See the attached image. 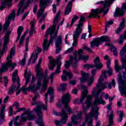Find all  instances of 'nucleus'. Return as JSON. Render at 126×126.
Wrapping results in <instances>:
<instances>
[{
  "mask_svg": "<svg viewBox=\"0 0 126 126\" xmlns=\"http://www.w3.org/2000/svg\"><path fill=\"white\" fill-rule=\"evenodd\" d=\"M120 56L121 57L125 56V58L124 57H122L121 58L122 67L119 64H116L115 65L114 67L116 72H120V71L122 70V68L125 69V71L123 72V76H122L121 73L118 75V84L119 90L120 92L121 96L124 95L126 97V43L120 52Z\"/></svg>",
  "mask_w": 126,
  "mask_h": 126,
  "instance_id": "f257e3e1",
  "label": "nucleus"
},
{
  "mask_svg": "<svg viewBox=\"0 0 126 126\" xmlns=\"http://www.w3.org/2000/svg\"><path fill=\"white\" fill-rule=\"evenodd\" d=\"M41 63H42V59H40L38 61V64L35 67V70L36 71V78H37V84L36 87L35 85H30L29 87L27 88L28 91H32V92H36L37 90L40 89V87L42 85L41 80L42 78L44 77V74H43V70L40 67L41 65Z\"/></svg>",
  "mask_w": 126,
  "mask_h": 126,
  "instance_id": "f03ea898",
  "label": "nucleus"
},
{
  "mask_svg": "<svg viewBox=\"0 0 126 126\" xmlns=\"http://www.w3.org/2000/svg\"><path fill=\"white\" fill-rule=\"evenodd\" d=\"M32 106L36 105L35 108L33 109L34 112L36 113L38 117V119L36 121V124H37L39 126H45L43 123V112H42V109H43V110H47V106L44 105V104L40 102L37 103H36V100H32Z\"/></svg>",
  "mask_w": 126,
  "mask_h": 126,
  "instance_id": "7ed1b4c3",
  "label": "nucleus"
},
{
  "mask_svg": "<svg viewBox=\"0 0 126 126\" xmlns=\"http://www.w3.org/2000/svg\"><path fill=\"white\" fill-rule=\"evenodd\" d=\"M15 55V47L11 48L10 51V55L7 57V63H3L2 64L1 67L0 68V73L5 72L8 69L9 66H11L12 69H13L15 66H16V63H13L11 62V59H12V56Z\"/></svg>",
  "mask_w": 126,
  "mask_h": 126,
  "instance_id": "20e7f679",
  "label": "nucleus"
},
{
  "mask_svg": "<svg viewBox=\"0 0 126 126\" xmlns=\"http://www.w3.org/2000/svg\"><path fill=\"white\" fill-rule=\"evenodd\" d=\"M84 21H85V18L83 16H81L79 24L76 25L77 28L73 35V47H76V45H77V42H78V38H79V35H80V34H81V32H82V27H83Z\"/></svg>",
  "mask_w": 126,
  "mask_h": 126,
  "instance_id": "39448f33",
  "label": "nucleus"
},
{
  "mask_svg": "<svg viewBox=\"0 0 126 126\" xmlns=\"http://www.w3.org/2000/svg\"><path fill=\"white\" fill-rule=\"evenodd\" d=\"M92 94L94 96V103L93 104L92 110L95 114H98V107L97 105H100V104H102L104 105L105 104V101L102 98V96L100 95L99 98V95H100V93L97 92V88H94L93 89Z\"/></svg>",
  "mask_w": 126,
  "mask_h": 126,
  "instance_id": "423d86ee",
  "label": "nucleus"
},
{
  "mask_svg": "<svg viewBox=\"0 0 126 126\" xmlns=\"http://www.w3.org/2000/svg\"><path fill=\"white\" fill-rule=\"evenodd\" d=\"M54 33V35L53 36V33ZM57 33H55V32H51L48 34V31L45 34L46 38L43 41V47L44 48V51L48 50L49 47H50V45L51 43L54 42L53 39L54 38H56V35H57ZM53 36V37H52Z\"/></svg>",
  "mask_w": 126,
  "mask_h": 126,
  "instance_id": "0eeeda50",
  "label": "nucleus"
},
{
  "mask_svg": "<svg viewBox=\"0 0 126 126\" xmlns=\"http://www.w3.org/2000/svg\"><path fill=\"white\" fill-rule=\"evenodd\" d=\"M69 102H70V96L69 94H64L62 97V103L64 105V108L62 109V111L64 110L65 113H66V111L67 110V112L70 114L72 113V110H71L70 106L68 105V103Z\"/></svg>",
  "mask_w": 126,
  "mask_h": 126,
  "instance_id": "6e6552de",
  "label": "nucleus"
},
{
  "mask_svg": "<svg viewBox=\"0 0 126 126\" xmlns=\"http://www.w3.org/2000/svg\"><path fill=\"white\" fill-rule=\"evenodd\" d=\"M110 41L111 39L109 36H102L101 37L96 38L94 39V40L91 42V46L92 48H94V46L99 47V45L101 44V43H103V42H110Z\"/></svg>",
  "mask_w": 126,
  "mask_h": 126,
  "instance_id": "1a4fd4ad",
  "label": "nucleus"
},
{
  "mask_svg": "<svg viewBox=\"0 0 126 126\" xmlns=\"http://www.w3.org/2000/svg\"><path fill=\"white\" fill-rule=\"evenodd\" d=\"M51 3V0H40L39 1L40 9L37 12V17L40 18L43 12L45 11V8L48 6V4Z\"/></svg>",
  "mask_w": 126,
  "mask_h": 126,
  "instance_id": "9d476101",
  "label": "nucleus"
},
{
  "mask_svg": "<svg viewBox=\"0 0 126 126\" xmlns=\"http://www.w3.org/2000/svg\"><path fill=\"white\" fill-rule=\"evenodd\" d=\"M60 116L62 117L60 121L58 120L55 121V125H56L57 126H62V125L66 124V121H67V117H68V116L64 111V109H63L62 111Z\"/></svg>",
  "mask_w": 126,
  "mask_h": 126,
  "instance_id": "9b49d317",
  "label": "nucleus"
},
{
  "mask_svg": "<svg viewBox=\"0 0 126 126\" xmlns=\"http://www.w3.org/2000/svg\"><path fill=\"white\" fill-rule=\"evenodd\" d=\"M35 118V115H32L28 110H27L22 114L21 119L20 120V123H22V122H26V121H27V119L29 121H32V120H34Z\"/></svg>",
  "mask_w": 126,
  "mask_h": 126,
  "instance_id": "f8f14e48",
  "label": "nucleus"
},
{
  "mask_svg": "<svg viewBox=\"0 0 126 126\" xmlns=\"http://www.w3.org/2000/svg\"><path fill=\"white\" fill-rule=\"evenodd\" d=\"M11 32H8L6 35L5 36V39L4 40V44L3 45V49L1 50H0V59L1 58V56L3 55L4 53L7 51V44L9 41V35L10 34Z\"/></svg>",
  "mask_w": 126,
  "mask_h": 126,
  "instance_id": "ddd939ff",
  "label": "nucleus"
},
{
  "mask_svg": "<svg viewBox=\"0 0 126 126\" xmlns=\"http://www.w3.org/2000/svg\"><path fill=\"white\" fill-rule=\"evenodd\" d=\"M115 0H106L105 1L104 5L103 6V8H102L99 9L101 12H103V14L102 16H104L108 13V12L109 11V9L108 7H110L111 6V4L113 3V1H114Z\"/></svg>",
  "mask_w": 126,
  "mask_h": 126,
  "instance_id": "4468645a",
  "label": "nucleus"
},
{
  "mask_svg": "<svg viewBox=\"0 0 126 126\" xmlns=\"http://www.w3.org/2000/svg\"><path fill=\"white\" fill-rule=\"evenodd\" d=\"M61 15V11H59L57 14L56 15L54 20V24L52 27L50 28L48 30L47 35L50 32H55L56 31V27H57V24L59 23V18L60 17V15Z\"/></svg>",
  "mask_w": 126,
  "mask_h": 126,
  "instance_id": "2eb2a0df",
  "label": "nucleus"
},
{
  "mask_svg": "<svg viewBox=\"0 0 126 126\" xmlns=\"http://www.w3.org/2000/svg\"><path fill=\"white\" fill-rule=\"evenodd\" d=\"M125 10H126V2L123 4L122 8H117L114 13L115 17L117 16H123L125 13Z\"/></svg>",
  "mask_w": 126,
  "mask_h": 126,
  "instance_id": "dca6fc26",
  "label": "nucleus"
},
{
  "mask_svg": "<svg viewBox=\"0 0 126 126\" xmlns=\"http://www.w3.org/2000/svg\"><path fill=\"white\" fill-rule=\"evenodd\" d=\"M15 18V11L13 10L12 13L8 16V18L6 19V22L4 25L3 30L5 31L7 28H8V26H9V22H10V19H12L14 20V18Z\"/></svg>",
  "mask_w": 126,
  "mask_h": 126,
  "instance_id": "f3484780",
  "label": "nucleus"
},
{
  "mask_svg": "<svg viewBox=\"0 0 126 126\" xmlns=\"http://www.w3.org/2000/svg\"><path fill=\"white\" fill-rule=\"evenodd\" d=\"M106 64L107 65L108 70H102V75L104 76L105 78H107V77H108V76L106 74V73H108L109 76L113 75V70H112V68L110 67V64H111V59L108 60V62L106 63Z\"/></svg>",
  "mask_w": 126,
  "mask_h": 126,
  "instance_id": "a211bd4d",
  "label": "nucleus"
},
{
  "mask_svg": "<svg viewBox=\"0 0 126 126\" xmlns=\"http://www.w3.org/2000/svg\"><path fill=\"white\" fill-rule=\"evenodd\" d=\"M98 116V113L96 114L93 111H91L89 115H88L86 116L85 122L86 123H88L89 126H92V117H97Z\"/></svg>",
  "mask_w": 126,
  "mask_h": 126,
  "instance_id": "6ab92c4d",
  "label": "nucleus"
},
{
  "mask_svg": "<svg viewBox=\"0 0 126 126\" xmlns=\"http://www.w3.org/2000/svg\"><path fill=\"white\" fill-rule=\"evenodd\" d=\"M94 64H90V68H94V67H96V69H101V67H103V65L100 62V58L99 57H96L94 60Z\"/></svg>",
  "mask_w": 126,
  "mask_h": 126,
  "instance_id": "aec40b11",
  "label": "nucleus"
},
{
  "mask_svg": "<svg viewBox=\"0 0 126 126\" xmlns=\"http://www.w3.org/2000/svg\"><path fill=\"white\" fill-rule=\"evenodd\" d=\"M91 100H92V96L91 95H88L87 97V101L85 102L86 106L83 105V113L86 115V111L90 108L89 104H91Z\"/></svg>",
  "mask_w": 126,
  "mask_h": 126,
  "instance_id": "412c9836",
  "label": "nucleus"
},
{
  "mask_svg": "<svg viewBox=\"0 0 126 126\" xmlns=\"http://www.w3.org/2000/svg\"><path fill=\"white\" fill-rule=\"evenodd\" d=\"M12 81L13 82L17 81L18 84L17 89H19L20 87V78L18 77V70H16L13 73Z\"/></svg>",
  "mask_w": 126,
  "mask_h": 126,
  "instance_id": "4be33fe9",
  "label": "nucleus"
},
{
  "mask_svg": "<svg viewBox=\"0 0 126 126\" xmlns=\"http://www.w3.org/2000/svg\"><path fill=\"white\" fill-rule=\"evenodd\" d=\"M49 94L51 95L50 102H53L54 101V89H53V88H49L47 90V93L45 94V96L46 97V103H47V100L48 99V95Z\"/></svg>",
  "mask_w": 126,
  "mask_h": 126,
  "instance_id": "5701e85b",
  "label": "nucleus"
},
{
  "mask_svg": "<svg viewBox=\"0 0 126 126\" xmlns=\"http://www.w3.org/2000/svg\"><path fill=\"white\" fill-rule=\"evenodd\" d=\"M82 117V112L79 111L78 113L77 116L76 115H73L71 118V120H72V122L74 123L75 125H78V122L76 120H79L81 119V117Z\"/></svg>",
  "mask_w": 126,
  "mask_h": 126,
  "instance_id": "b1692460",
  "label": "nucleus"
},
{
  "mask_svg": "<svg viewBox=\"0 0 126 126\" xmlns=\"http://www.w3.org/2000/svg\"><path fill=\"white\" fill-rule=\"evenodd\" d=\"M106 85H108V82H106L105 83H98L96 84V87L97 88H100V89L98 90L97 89L96 92L98 93H101V91H102V90H104L105 88H107Z\"/></svg>",
  "mask_w": 126,
  "mask_h": 126,
  "instance_id": "393cba45",
  "label": "nucleus"
},
{
  "mask_svg": "<svg viewBox=\"0 0 126 126\" xmlns=\"http://www.w3.org/2000/svg\"><path fill=\"white\" fill-rule=\"evenodd\" d=\"M78 55L79 57L78 61H80V60H82L83 61H86L89 59V56L82 55H83V50L82 49H79L78 51Z\"/></svg>",
  "mask_w": 126,
  "mask_h": 126,
  "instance_id": "a878e982",
  "label": "nucleus"
},
{
  "mask_svg": "<svg viewBox=\"0 0 126 126\" xmlns=\"http://www.w3.org/2000/svg\"><path fill=\"white\" fill-rule=\"evenodd\" d=\"M56 46V54H59L60 51L62 50V36H59L57 41L55 43Z\"/></svg>",
  "mask_w": 126,
  "mask_h": 126,
  "instance_id": "bb28decb",
  "label": "nucleus"
},
{
  "mask_svg": "<svg viewBox=\"0 0 126 126\" xmlns=\"http://www.w3.org/2000/svg\"><path fill=\"white\" fill-rule=\"evenodd\" d=\"M125 23L126 19L123 18L122 22L120 24L119 27L115 32L116 34H120V33H121L122 30H123V29H124L126 26Z\"/></svg>",
  "mask_w": 126,
  "mask_h": 126,
  "instance_id": "cd10ccee",
  "label": "nucleus"
},
{
  "mask_svg": "<svg viewBox=\"0 0 126 126\" xmlns=\"http://www.w3.org/2000/svg\"><path fill=\"white\" fill-rule=\"evenodd\" d=\"M24 0H21L18 5V7L19 8L18 9V12L17 13V16H19L20 14V12H22L23 13V11H24V8H23V5H24Z\"/></svg>",
  "mask_w": 126,
  "mask_h": 126,
  "instance_id": "c85d7f7f",
  "label": "nucleus"
},
{
  "mask_svg": "<svg viewBox=\"0 0 126 126\" xmlns=\"http://www.w3.org/2000/svg\"><path fill=\"white\" fill-rule=\"evenodd\" d=\"M31 75H32L31 72L29 71L28 72V70L27 69H26L25 73H24V77L26 80V86L27 85V84H28V83L30 81V78H31Z\"/></svg>",
  "mask_w": 126,
  "mask_h": 126,
  "instance_id": "c756f323",
  "label": "nucleus"
},
{
  "mask_svg": "<svg viewBox=\"0 0 126 126\" xmlns=\"http://www.w3.org/2000/svg\"><path fill=\"white\" fill-rule=\"evenodd\" d=\"M11 1L12 0H5L2 3V5L0 6V10H2L3 8H5V5H7L8 7L11 6Z\"/></svg>",
  "mask_w": 126,
  "mask_h": 126,
  "instance_id": "7c9ffc66",
  "label": "nucleus"
},
{
  "mask_svg": "<svg viewBox=\"0 0 126 126\" xmlns=\"http://www.w3.org/2000/svg\"><path fill=\"white\" fill-rule=\"evenodd\" d=\"M100 13H101L100 9H96L95 10L92 9L91 15L89 16V17H96V16H97V17L99 18L100 16H98V14H100Z\"/></svg>",
  "mask_w": 126,
  "mask_h": 126,
  "instance_id": "2f4dec72",
  "label": "nucleus"
},
{
  "mask_svg": "<svg viewBox=\"0 0 126 126\" xmlns=\"http://www.w3.org/2000/svg\"><path fill=\"white\" fill-rule=\"evenodd\" d=\"M43 78V82L42 85V91L44 92V91H46L47 90V84H48V79H47V76H44L43 75V77H40V78Z\"/></svg>",
  "mask_w": 126,
  "mask_h": 126,
  "instance_id": "473e14b6",
  "label": "nucleus"
},
{
  "mask_svg": "<svg viewBox=\"0 0 126 126\" xmlns=\"http://www.w3.org/2000/svg\"><path fill=\"white\" fill-rule=\"evenodd\" d=\"M81 74H82L83 78H80L81 82H84L85 81L88 79V77L90 76L89 73H86L83 71H81Z\"/></svg>",
  "mask_w": 126,
  "mask_h": 126,
  "instance_id": "72a5a7b5",
  "label": "nucleus"
},
{
  "mask_svg": "<svg viewBox=\"0 0 126 126\" xmlns=\"http://www.w3.org/2000/svg\"><path fill=\"white\" fill-rule=\"evenodd\" d=\"M50 60H49V69L50 70H53L54 68H55V66H56V64H55V63L56 61H55V59H52V57H49Z\"/></svg>",
  "mask_w": 126,
  "mask_h": 126,
  "instance_id": "f704fd0d",
  "label": "nucleus"
},
{
  "mask_svg": "<svg viewBox=\"0 0 126 126\" xmlns=\"http://www.w3.org/2000/svg\"><path fill=\"white\" fill-rule=\"evenodd\" d=\"M69 60L70 61H65V68L67 69H68L69 68V66H70V64L72 63V61H73V58L72 56H69Z\"/></svg>",
  "mask_w": 126,
  "mask_h": 126,
  "instance_id": "c9c22d12",
  "label": "nucleus"
},
{
  "mask_svg": "<svg viewBox=\"0 0 126 126\" xmlns=\"http://www.w3.org/2000/svg\"><path fill=\"white\" fill-rule=\"evenodd\" d=\"M109 121L107 126H112L114 125V112H111L110 115H109Z\"/></svg>",
  "mask_w": 126,
  "mask_h": 126,
  "instance_id": "e433bc0d",
  "label": "nucleus"
},
{
  "mask_svg": "<svg viewBox=\"0 0 126 126\" xmlns=\"http://www.w3.org/2000/svg\"><path fill=\"white\" fill-rule=\"evenodd\" d=\"M88 94V91L87 90H84L82 93V95L81 96V98L80 99V101L81 103H82L83 101L84 100V99H85L86 96H87Z\"/></svg>",
  "mask_w": 126,
  "mask_h": 126,
  "instance_id": "4c0bfd02",
  "label": "nucleus"
},
{
  "mask_svg": "<svg viewBox=\"0 0 126 126\" xmlns=\"http://www.w3.org/2000/svg\"><path fill=\"white\" fill-rule=\"evenodd\" d=\"M72 7V5H71V2H68L67 7L65 10L64 14H68L70 11H71V8Z\"/></svg>",
  "mask_w": 126,
  "mask_h": 126,
  "instance_id": "58836bf2",
  "label": "nucleus"
},
{
  "mask_svg": "<svg viewBox=\"0 0 126 126\" xmlns=\"http://www.w3.org/2000/svg\"><path fill=\"white\" fill-rule=\"evenodd\" d=\"M73 55L75 63L72 64V66L73 67H75L76 65H77V63H78V62L77 61V52H76V51H75L73 52Z\"/></svg>",
  "mask_w": 126,
  "mask_h": 126,
  "instance_id": "ea45409f",
  "label": "nucleus"
},
{
  "mask_svg": "<svg viewBox=\"0 0 126 126\" xmlns=\"http://www.w3.org/2000/svg\"><path fill=\"white\" fill-rule=\"evenodd\" d=\"M17 90H18V89H17L15 85L13 84L10 87L8 93L9 94H12L14 91H17Z\"/></svg>",
  "mask_w": 126,
  "mask_h": 126,
  "instance_id": "a19ab883",
  "label": "nucleus"
},
{
  "mask_svg": "<svg viewBox=\"0 0 126 126\" xmlns=\"http://www.w3.org/2000/svg\"><path fill=\"white\" fill-rule=\"evenodd\" d=\"M19 119V116H17L16 118L13 119V122L14 123V125L15 126H21V123H18V120Z\"/></svg>",
  "mask_w": 126,
  "mask_h": 126,
  "instance_id": "79ce46f5",
  "label": "nucleus"
},
{
  "mask_svg": "<svg viewBox=\"0 0 126 126\" xmlns=\"http://www.w3.org/2000/svg\"><path fill=\"white\" fill-rule=\"evenodd\" d=\"M22 31H23V27L21 26L18 29V37L16 42H17L19 40Z\"/></svg>",
  "mask_w": 126,
  "mask_h": 126,
  "instance_id": "37998d69",
  "label": "nucleus"
},
{
  "mask_svg": "<svg viewBox=\"0 0 126 126\" xmlns=\"http://www.w3.org/2000/svg\"><path fill=\"white\" fill-rule=\"evenodd\" d=\"M31 31L30 32V36H32L33 34V32H34V25H35V21H33L31 23Z\"/></svg>",
  "mask_w": 126,
  "mask_h": 126,
  "instance_id": "c03bdc74",
  "label": "nucleus"
},
{
  "mask_svg": "<svg viewBox=\"0 0 126 126\" xmlns=\"http://www.w3.org/2000/svg\"><path fill=\"white\" fill-rule=\"evenodd\" d=\"M63 73L64 74H66L67 76H68L69 79H71L72 77H73V75H72V73L70 72H66L65 70H63Z\"/></svg>",
  "mask_w": 126,
  "mask_h": 126,
  "instance_id": "a18cd8bd",
  "label": "nucleus"
},
{
  "mask_svg": "<svg viewBox=\"0 0 126 126\" xmlns=\"http://www.w3.org/2000/svg\"><path fill=\"white\" fill-rule=\"evenodd\" d=\"M110 51L114 53V56H116V57L118 56V51L117 50V48L115 46H111L110 47Z\"/></svg>",
  "mask_w": 126,
  "mask_h": 126,
  "instance_id": "49530a36",
  "label": "nucleus"
},
{
  "mask_svg": "<svg viewBox=\"0 0 126 126\" xmlns=\"http://www.w3.org/2000/svg\"><path fill=\"white\" fill-rule=\"evenodd\" d=\"M116 86V82L115 81V80L113 79L111 81V82L110 83V84H108V88L109 89H111L112 87H115Z\"/></svg>",
  "mask_w": 126,
  "mask_h": 126,
  "instance_id": "de8ad7c7",
  "label": "nucleus"
},
{
  "mask_svg": "<svg viewBox=\"0 0 126 126\" xmlns=\"http://www.w3.org/2000/svg\"><path fill=\"white\" fill-rule=\"evenodd\" d=\"M124 39H125V35H124V34L121 35L120 38L118 40V43L120 45H122V44H123V43H124Z\"/></svg>",
  "mask_w": 126,
  "mask_h": 126,
  "instance_id": "09e8293b",
  "label": "nucleus"
},
{
  "mask_svg": "<svg viewBox=\"0 0 126 126\" xmlns=\"http://www.w3.org/2000/svg\"><path fill=\"white\" fill-rule=\"evenodd\" d=\"M61 88H58L59 91H62V90H64L66 88V84L63 83L61 84Z\"/></svg>",
  "mask_w": 126,
  "mask_h": 126,
  "instance_id": "8fccbe9b",
  "label": "nucleus"
},
{
  "mask_svg": "<svg viewBox=\"0 0 126 126\" xmlns=\"http://www.w3.org/2000/svg\"><path fill=\"white\" fill-rule=\"evenodd\" d=\"M26 34H27V31H26L23 35L21 37L20 40L19 45H22V43H23V41H24V39H25V36H26Z\"/></svg>",
  "mask_w": 126,
  "mask_h": 126,
  "instance_id": "3c124183",
  "label": "nucleus"
},
{
  "mask_svg": "<svg viewBox=\"0 0 126 126\" xmlns=\"http://www.w3.org/2000/svg\"><path fill=\"white\" fill-rule=\"evenodd\" d=\"M61 59H62V55L58 56L56 60V63L58 65H62Z\"/></svg>",
  "mask_w": 126,
  "mask_h": 126,
  "instance_id": "603ef678",
  "label": "nucleus"
},
{
  "mask_svg": "<svg viewBox=\"0 0 126 126\" xmlns=\"http://www.w3.org/2000/svg\"><path fill=\"white\" fill-rule=\"evenodd\" d=\"M78 18H79V17H78V16H76V15H75L73 17V18L72 19L70 27H71V26H72L73 23H74V22H75V21H76V20L78 19Z\"/></svg>",
  "mask_w": 126,
  "mask_h": 126,
  "instance_id": "864d4df0",
  "label": "nucleus"
},
{
  "mask_svg": "<svg viewBox=\"0 0 126 126\" xmlns=\"http://www.w3.org/2000/svg\"><path fill=\"white\" fill-rule=\"evenodd\" d=\"M4 110H5V104H3L1 108L0 115H4Z\"/></svg>",
  "mask_w": 126,
  "mask_h": 126,
  "instance_id": "5fc2aeb1",
  "label": "nucleus"
},
{
  "mask_svg": "<svg viewBox=\"0 0 126 126\" xmlns=\"http://www.w3.org/2000/svg\"><path fill=\"white\" fill-rule=\"evenodd\" d=\"M93 81H94V76H92L89 81H88V85L90 86L93 83Z\"/></svg>",
  "mask_w": 126,
  "mask_h": 126,
  "instance_id": "6e6d98bb",
  "label": "nucleus"
},
{
  "mask_svg": "<svg viewBox=\"0 0 126 126\" xmlns=\"http://www.w3.org/2000/svg\"><path fill=\"white\" fill-rule=\"evenodd\" d=\"M4 121V115L0 114V125H2Z\"/></svg>",
  "mask_w": 126,
  "mask_h": 126,
  "instance_id": "4d7b16f0",
  "label": "nucleus"
},
{
  "mask_svg": "<svg viewBox=\"0 0 126 126\" xmlns=\"http://www.w3.org/2000/svg\"><path fill=\"white\" fill-rule=\"evenodd\" d=\"M20 90L23 92L24 94H27V91H28V89L27 88H25V86H23L22 88L20 89Z\"/></svg>",
  "mask_w": 126,
  "mask_h": 126,
  "instance_id": "13d9d810",
  "label": "nucleus"
},
{
  "mask_svg": "<svg viewBox=\"0 0 126 126\" xmlns=\"http://www.w3.org/2000/svg\"><path fill=\"white\" fill-rule=\"evenodd\" d=\"M26 61V57H25L20 62V64L23 66L25 65V62Z\"/></svg>",
  "mask_w": 126,
  "mask_h": 126,
  "instance_id": "bf43d9fd",
  "label": "nucleus"
},
{
  "mask_svg": "<svg viewBox=\"0 0 126 126\" xmlns=\"http://www.w3.org/2000/svg\"><path fill=\"white\" fill-rule=\"evenodd\" d=\"M114 23V21L113 20H110L107 22L106 25L105 26V31H107V26H109V25H112Z\"/></svg>",
  "mask_w": 126,
  "mask_h": 126,
  "instance_id": "052dcab7",
  "label": "nucleus"
},
{
  "mask_svg": "<svg viewBox=\"0 0 126 126\" xmlns=\"http://www.w3.org/2000/svg\"><path fill=\"white\" fill-rule=\"evenodd\" d=\"M119 116L120 118L118 120V122H121V121H123V118H124V112L120 111Z\"/></svg>",
  "mask_w": 126,
  "mask_h": 126,
  "instance_id": "680f3d73",
  "label": "nucleus"
},
{
  "mask_svg": "<svg viewBox=\"0 0 126 126\" xmlns=\"http://www.w3.org/2000/svg\"><path fill=\"white\" fill-rule=\"evenodd\" d=\"M61 65H57V68L56 69L55 73H56V74H59V72H61Z\"/></svg>",
  "mask_w": 126,
  "mask_h": 126,
  "instance_id": "e2e57ef3",
  "label": "nucleus"
},
{
  "mask_svg": "<svg viewBox=\"0 0 126 126\" xmlns=\"http://www.w3.org/2000/svg\"><path fill=\"white\" fill-rule=\"evenodd\" d=\"M46 16H47V13H45L42 16L41 18L39 21V23H41L42 21L45 20V17H46Z\"/></svg>",
  "mask_w": 126,
  "mask_h": 126,
  "instance_id": "0e129e2a",
  "label": "nucleus"
},
{
  "mask_svg": "<svg viewBox=\"0 0 126 126\" xmlns=\"http://www.w3.org/2000/svg\"><path fill=\"white\" fill-rule=\"evenodd\" d=\"M56 73H52L49 76V78L51 79V83H53V80L54 79V76L55 75Z\"/></svg>",
  "mask_w": 126,
  "mask_h": 126,
  "instance_id": "69168bd1",
  "label": "nucleus"
},
{
  "mask_svg": "<svg viewBox=\"0 0 126 126\" xmlns=\"http://www.w3.org/2000/svg\"><path fill=\"white\" fill-rule=\"evenodd\" d=\"M66 75H63L62 76H61V78L62 79H63V81H66V80H67V77H66Z\"/></svg>",
  "mask_w": 126,
  "mask_h": 126,
  "instance_id": "338daca9",
  "label": "nucleus"
},
{
  "mask_svg": "<svg viewBox=\"0 0 126 126\" xmlns=\"http://www.w3.org/2000/svg\"><path fill=\"white\" fill-rule=\"evenodd\" d=\"M69 84H71V85H75V84H76V81L73 80L70 81L69 82Z\"/></svg>",
  "mask_w": 126,
  "mask_h": 126,
  "instance_id": "774afa93",
  "label": "nucleus"
}]
</instances>
